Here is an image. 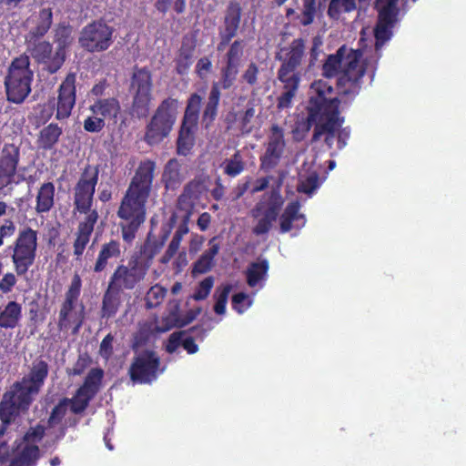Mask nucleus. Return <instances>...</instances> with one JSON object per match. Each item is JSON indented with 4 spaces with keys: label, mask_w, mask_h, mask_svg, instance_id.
Instances as JSON below:
<instances>
[{
    "label": "nucleus",
    "mask_w": 466,
    "mask_h": 466,
    "mask_svg": "<svg viewBox=\"0 0 466 466\" xmlns=\"http://www.w3.org/2000/svg\"><path fill=\"white\" fill-rule=\"evenodd\" d=\"M156 168V161L141 160L119 203L116 216L122 220L119 223L121 236L127 243L135 239L147 219V205L153 189Z\"/></svg>",
    "instance_id": "f257e3e1"
},
{
    "label": "nucleus",
    "mask_w": 466,
    "mask_h": 466,
    "mask_svg": "<svg viewBox=\"0 0 466 466\" xmlns=\"http://www.w3.org/2000/svg\"><path fill=\"white\" fill-rule=\"evenodd\" d=\"M99 179V166L87 164L80 173V177L73 188L74 212L85 214L86 217L78 223L76 238L73 243V253L80 259L86 248L99 215L92 209L96 187Z\"/></svg>",
    "instance_id": "f03ea898"
},
{
    "label": "nucleus",
    "mask_w": 466,
    "mask_h": 466,
    "mask_svg": "<svg viewBox=\"0 0 466 466\" xmlns=\"http://www.w3.org/2000/svg\"><path fill=\"white\" fill-rule=\"evenodd\" d=\"M339 104V99L334 96L333 86L328 81L319 79L312 82L303 130L309 132L313 123L322 121L323 117L340 115Z\"/></svg>",
    "instance_id": "7ed1b4c3"
},
{
    "label": "nucleus",
    "mask_w": 466,
    "mask_h": 466,
    "mask_svg": "<svg viewBox=\"0 0 466 466\" xmlns=\"http://www.w3.org/2000/svg\"><path fill=\"white\" fill-rule=\"evenodd\" d=\"M34 71L30 67V59L24 53L15 57L8 68L4 86L8 102L22 104L31 93Z\"/></svg>",
    "instance_id": "20e7f679"
},
{
    "label": "nucleus",
    "mask_w": 466,
    "mask_h": 466,
    "mask_svg": "<svg viewBox=\"0 0 466 466\" xmlns=\"http://www.w3.org/2000/svg\"><path fill=\"white\" fill-rule=\"evenodd\" d=\"M178 100L168 96L157 106L146 126L144 141L150 147L160 144L169 137L178 113Z\"/></svg>",
    "instance_id": "39448f33"
},
{
    "label": "nucleus",
    "mask_w": 466,
    "mask_h": 466,
    "mask_svg": "<svg viewBox=\"0 0 466 466\" xmlns=\"http://www.w3.org/2000/svg\"><path fill=\"white\" fill-rule=\"evenodd\" d=\"M362 56L361 49L350 48L346 62L337 80V88L340 96L354 98L359 95L362 78L367 71V63L362 60Z\"/></svg>",
    "instance_id": "423d86ee"
},
{
    "label": "nucleus",
    "mask_w": 466,
    "mask_h": 466,
    "mask_svg": "<svg viewBox=\"0 0 466 466\" xmlns=\"http://www.w3.org/2000/svg\"><path fill=\"white\" fill-rule=\"evenodd\" d=\"M150 262L141 256H131L127 262L118 264L109 277L108 284L123 293L133 290L145 280Z\"/></svg>",
    "instance_id": "0eeeda50"
},
{
    "label": "nucleus",
    "mask_w": 466,
    "mask_h": 466,
    "mask_svg": "<svg viewBox=\"0 0 466 466\" xmlns=\"http://www.w3.org/2000/svg\"><path fill=\"white\" fill-rule=\"evenodd\" d=\"M37 239V231L26 227L19 230L14 243L7 248L12 250L11 258L17 276H25L35 263Z\"/></svg>",
    "instance_id": "6e6552de"
},
{
    "label": "nucleus",
    "mask_w": 466,
    "mask_h": 466,
    "mask_svg": "<svg viewBox=\"0 0 466 466\" xmlns=\"http://www.w3.org/2000/svg\"><path fill=\"white\" fill-rule=\"evenodd\" d=\"M153 81L147 67L135 66L130 78V91L133 94L131 109L138 118L147 116L150 110Z\"/></svg>",
    "instance_id": "1a4fd4ad"
},
{
    "label": "nucleus",
    "mask_w": 466,
    "mask_h": 466,
    "mask_svg": "<svg viewBox=\"0 0 466 466\" xmlns=\"http://www.w3.org/2000/svg\"><path fill=\"white\" fill-rule=\"evenodd\" d=\"M76 74L68 73L57 89V97L49 100L48 108L42 110V118L47 121L54 113L56 120L63 121L69 118L76 100Z\"/></svg>",
    "instance_id": "9d476101"
},
{
    "label": "nucleus",
    "mask_w": 466,
    "mask_h": 466,
    "mask_svg": "<svg viewBox=\"0 0 466 466\" xmlns=\"http://www.w3.org/2000/svg\"><path fill=\"white\" fill-rule=\"evenodd\" d=\"M81 287V278L76 273L72 278L70 286L65 295V300L59 310L57 327L61 331L67 330L74 325L73 333H76L84 322V306L82 305V309L79 312L76 310Z\"/></svg>",
    "instance_id": "9b49d317"
},
{
    "label": "nucleus",
    "mask_w": 466,
    "mask_h": 466,
    "mask_svg": "<svg viewBox=\"0 0 466 466\" xmlns=\"http://www.w3.org/2000/svg\"><path fill=\"white\" fill-rule=\"evenodd\" d=\"M113 35L114 28L104 19L94 20L81 29L78 44L88 53H102L113 45Z\"/></svg>",
    "instance_id": "f8f14e48"
},
{
    "label": "nucleus",
    "mask_w": 466,
    "mask_h": 466,
    "mask_svg": "<svg viewBox=\"0 0 466 466\" xmlns=\"http://www.w3.org/2000/svg\"><path fill=\"white\" fill-rule=\"evenodd\" d=\"M160 358L153 350L136 352L128 369V375L133 383L150 384L159 374Z\"/></svg>",
    "instance_id": "ddd939ff"
},
{
    "label": "nucleus",
    "mask_w": 466,
    "mask_h": 466,
    "mask_svg": "<svg viewBox=\"0 0 466 466\" xmlns=\"http://www.w3.org/2000/svg\"><path fill=\"white\" fill-rule=\"evenodd\" d=\"M306 56V41L299 37L293 39L288 46L281 48L276 58L281 62L278 76L301 78V66Z\"/></svg>",
    "instance_id": "4468645a"
},
{
    "label": "nucleus",
    "mask_w": 466,
    "mask_h": 466,
    "mask_svg": "<svg viewBox=\"0 0 466 466\" xmlns=\"http://www.w3.org/2000/svg\"><path fill=\"white\" fill-rule=\"evenodd\" d=\"M29 58L32 57L38 65H43L44 69L49 74H56L64 65L65 58L53 45L43 38L25 39Z\"/></svg>",
    "instance_id": "2eb2a0df"
},
{
    "label": "nucleus",
    "mask_w": 466,
    "mask_h": 466,
    "mask_svg": "<svg viewBox=\"0 0 466 466\" xmlns=\"http://www.w3.org/2000/svg\"><path fill=\"white\" fill-rule=\"evenodd\" d=\"M283 200L279 195L272 194L268 202L260 200L251 209V217L257 218L258 222L252 228L256 236L268 234L277 220Z\"/></svg>",
    "instance_id": "dca6fc26"
},
{
    "label": "nucleus",
    "mask_w": 466,
    "mask_h": 466,
    "mask_svg": "<svg viewBox=\"0 0 466 466\" xmlns=\"http://www.w3.org/2000/svg\"><path fill=\"white\" fill-rule=\"evenodd\" d=\"M398 1L386 0L385 5L375 7L378 10V20L374 27L376 50H380L393 35L392 29L398 21L400 12Z\"/></svg>",
    "instance_id": "f3484780"
},
{
    "label": "nucleus",
    "mask_w": 466,
    "mask_h": 466,
    "mask_svg": "<svg viewBox=\"0 0 466 466\" xmlns=\"http://www.w3.org/2000/svg\"><path fill=\"white\" fill-rule=\"evenodd\" d=\"M48 374L49 365L42 356H39L32 361L27 374L20 380L14 382L13 385L28 398L35 399L45 385Z\"/></svg>",
    "instance_id": "a211bd4d"
},
{
    "label": "nucleus",
    "mask_w": 466,
    "mask_h": 466,
    "mask_svg": "<svg viewBox=\"0 0 466 466\" xmlns=\"http://www.w3.org/2000/svg\"><path fill=\"white\" fill-rule=\"evenodd\" d=\"M244 40L237 39L229 46L224 56V65L220 69L219 90L231 88L237 81L244 56Z\"/></svg>",
    "instance_id": "6ab92c4d"
},
{
    "label": "nucleus",
    "mask_w": 466,
    "mask_h": 466,
    "mask_svg": "<svg viewBox=\"0 0 466 466\" xmlns=\"http://www.w3.org/2000/svg\"><path fill=\"white\" fill-rule=\"evenodd\" d=\"M34 401L12 384L0 401V420L11 424L20 412L27 411Z\"/></svg>",
    "instance_id": "aec40b11"
},
{
    "label": "nucleus",
    "mask_w": 466,
    "mask_h": 466,
    "mask_svg": "<svg viewBox=\"0 0 466 466\" xmlns=\"http://www.w3.org/2000/svg\"><path fill=\"white\" fill-rule=\"evenodd\" d=\"M285 147L283 128L273 124L270 127L265 153L259 157L260 169L268 172L275 168L279 164Z\"/></svg>",
    "instance_id": "412c9836"
},
{
    "label": "nucleus",
    "mask_w": 466,
    "mask_h": 466,
    "mask_svg": "<svg viewBox=\"0 0 466 466\" xmlns=\"http://www.w3.org/2000/svg\"><path fill=\"white\" fill-rule=\"evenodd\" d=\"M20 158L19 147L5 144L0 155V185L7 187L14 182Z\"/></svg>",
    "instance_id": "4be33fe9"
},
{
    "label": "nucleus",
    "mask_w": 466,
    "mask_h": 466,
    "mask_svg": "<svg viewBox=\"0 0 466 466\" xmlns=\"http://www.w3.org/2000/svg\"><path fill=\"white\" fill-rule=\"evenodd\" d=\"M344 117L339 115L323 117L322 121L314 122V130L311 143L319 142L324 137V143L329 149H331L337 138V130L342 127Z\"/></svg>",
    "instance_id": "5701e85b"
},
{
    "label": "nucleus",
    "mask_w": 466,
    "mask_h": 466,
    "mask_svg": "<svg viewBox=\"0 0 466 466\" xmlns=\"http://www.w3.org/2000/svg\"><path fill=\"white\" fill-rule=\"evenodd\" d=\"M197 36L195 35H185L182 37L181 46L175 58L176 72L184 76L187 74L197 47Z\"/></svg>",
    "instance_id": "b1692460"
},
{
    "label": "nucleus",
    "mask_w": 466,
    "mask_h": 466,
    "mask_svg": "<svg viewBox=\"0 0 466 466\" xmlns=\"http://www.w3.org/2000/svg\"><path fill=\"white\" fill-rule=\"evenodd\" d=\"M304 214L300 213L299 201L289 202L279 218V230L281 233L289 232L292 228L300 229L306 224Z\"/></svg>",
    "instance_id": "393cba45"
},
{
    "label": "nucleus",
    "mask_w": 466,
    "mask_h": 466,
    "mask_svg": "<svg viewBox=\"0 0 466 466\" xmlns=\"http://www.w3.org/2000/svg\"><path fill=\"white\" fill-rule=\"evenodd\" d=\"M122 254L121 243L116 239H110L101 245L92 271L96 274L105 271L111 259H117Z\"/></svg>",
    "instance_id": "a878e982"
},
{
    "label": "nucleus",
    "mask_w": 466,
    "mask_h": 466,
    "mask_svg": "<svg viewBox=\"0 0 466 466\" xmlns=\"http://www.w3.org/2000/svg\"><path fill=\"white\" fill-rule=\"evenodd\" d=\"M33 26L25 35V39L43 38L53 25V11L50 7H44L27 20Z\"/></svg>",
    "instance_id": "bb28decb"
},
{
    "label": "nucleus",
    "mask_w": 466,
    "mask_h": 466,
    "mask_svg": "<svg viewBox=\"0 0 466 466\" xmlns=\"http://www.w3.org/2000/svg\"><path fill=\"white\" fill-rule=\"evenodd\" d=\"M242 7L237 1H230L225 10L222 26L218 32L235 37L241 24Z\"/></svg>",
    "instance_id": "cd10ccee"
},
{
    "label": "nucleus",
    "mask_w": 466,
    "mask_h": 466,
    "mask_svg": "<svg viewBox=\"0 0 466 466\" xmlns=\"http://www.w3.org/2000/svg\"><path fill=\"white\" fill-rule=\"evenodd\" d=\"M220 250L218 237L215 236L208 240V248L193 263L192 274H205L211 270L215 265V257Z\"/></svg>",
    "instance_id": "c85d7f7f"
},
{
    "label": "nucleus",
    "mask_w": 466,
    "mask_h": 466,
    "mask_svg": "<svg viewBox=\"0 0 466 466\" xmlns=\"http://www.w3.org/2000/svg\"><path fill=\"white\" fill-rule=\"evenodd\" d=\"M89 110L93 115L103 117L104 121L108 119L116 122L121 112V106L119 100L116 97L97 98L90 105Z\"/></svg>",
    "instance_id": "c756f323"
},
{
    "label": "nucleus",
    "mask_w": 466,
    "mask_h": 466,
    "mask_svg": "<svg viewBox=\"0 0 466 466\" xmlns=\"http://www.w3.org/2000/svg\"><path fill=\"white\" fill-rule=\"evenodd\" d=\"M123 292L112 287L107 283L103 297L100 309V317L102 319H111L116 316L122 305Z\"/></svg>",
    "instance_id": "7c9ffc66"
},
{
    "label": "nucleus",
    "mask_w": 466,
    "mask_h": 466,
    "mask_svg": "<svg viewBox=\"0 0 466 466\" xmlns=\"http://www.w3.org/2000/svg\"><path fill=\"white\" fill-rule=\"evenodd\" d=\"M15 457L13 460L21 466H36L41 457V451L38 445L26 444L15 440Z\"/></svg>",
    "instance_id": "2f4dec72"
},
{
    "label": "nucleus",
    "mask_w": 466,
    "mask_h": 466,
    "mask_svg": "<svg viewBox=\"0 0 466 466\" xmlns=\"http://www.w3.org/2000/svg\"><path fill=\"white\" fill-rule=\"evenodd\" d=\"M196 341L193 337L188 335V331H175L167 339L166 350L172 354L177 351L178 347L182 346L188 354H195L198 351Z\"/></svg>",
    "instance_id": "473e14b6"
},
{
    "label": "nucleus",
    "mask_w": 466,
    "mask_h": 466,
    "mask_svg": "<svg viewBox=\"0 0 466 466\" xmlns=\"http://www.w3.org/2000/svg\"><path fill=\"white\" fill-rule=\"evenodd\" d=\"M198 127L181 123L176 142V152L179 156L187 157L191 154L196 143V131Z\"/></svg>",
    "instance_id": "72a5a7b5"
},
{
    "label": "nucleus",
    "mask_w": 466,
    "mask_h": 466,
    "mask_svg": "<svg viewBox=\"0 0 466 466\" xmlns=\"http://www.w3.org/2000/svg\"><path fill=\"white\" fill-rule=\"evenodd\" d=\"M350 49L345 45L341 46L335 54L327 56L321 67V74L326 78H333L338 76L339 69L343 68L346 56Z\"/></svg>",
    "instance_id": "f704fd0d"
},
{
    "label": "nucleus",
    "mask_w": 466,
    "mask_h": 466,
    "mask_svg": "<svg viewBox=\"0 0 466 466\" xmlns=\"http://www.w3.org/2000/svg\"><path fill=\"white\" fill-rule=\"evenodd\" d=\"M22 319V305L11 300L3 308L0 306V328L14 329Z\"/></svg>",
    "instance_id": "c9c22d12"
},
{
    "label": "nucleus",
    "mask_w": 466,
    "mask_h": 466,
    "mask_svg": "<svg viewBox=\"0 0 466 466\" xmlns=\"http://www.w3.org/2000/svg\"><path fill=\"white\" fill-rule=\"evenodd\" d=\"M278 79L283 84V92L277 99V107L279 110L290 108L292 100L299 90L301 78L297 76H278Z\"/></svg>",
    "instance_id": "e433bc0d"
},
{
    "label": "nucleus",
    "mask_w": 466,
    "mask_h": 466,
    "mask_svg": "<svg viewBox=\"0 0 466 466\" xmlns=\"http://www.w3.org/2000/svg\"><path fill=\"white\" fill-rule=\"evenodd\" d=\"M220 97L218 84L213 83L202 113V123L207 128L213 124L218 116Z\"/></svg>",
    "instance_id": "4c0bfd02"
},
{
    "label": "nucleus",
    "mask_w": 466,
    "mask_h": 466,
    "mask_svg": "<svg viewBox=\"0 0 466 466\" xmlns=\"http://www.w3.org/2000/svg\"><path fill=\"white\" fill-rule=\"evenodd\" d=\"M184 180L181 173V164L176 157L170 158L165 165L162 181L167 189L177 188Z\"/></svg>",
    "instance_id": "58836bf2"
},
{
    "label": "nucleus",
    "mask_w": 466,
    "mask_h": 466,
    "mask_svg": "<svg viewBox=\"0 0 466 466\" xmlns=\"http://www.w3.org/2000/svg\"><path fill=\"white\" fill-rule=\"evenodd\" d=\"M62 134V127L56 123H50L44 127L40 130L36 140L38 147L44 150H51L57 144Z\"/></svg>",
    "instance_id": "ea45409f"
},
{
    "label": "nucleus",
    "mask_w": 466,
    "mask_h": 466,
    "mask_svg": "<svg viewBox=\"0 0 466 466\" xmlns=\"http://www.w3.org/2000/svg\"><path fill=\"white\" fill-rule=\"evenodd\" d=\"M55 186L52 182L44 183L36 195L35 211L38 214L47 213L54 207Z\"/></svg>",
    "instance_id": "a19ab883"
},
{
    "label": "nucleus",
    "mask_w": 466,
    "mask_h": 466,
    "mask_svg": "<svg viewBox=\"0 0 466 466\" xmlns=\"http://www.w3.org/2000/svg\"><path fill=\"white\" fill-rule=\"evenodd\" d=\"M72 33V26L66 23L57 24L54 31V42L56 44V48L63 55L65 59L66 58V49L73 43Z\"/></svg>",
    "instance_id": "79ce46f5"
},
{
    "label": "nucleus",
    "mask_w": 466,
    "mask_h": 466,
    "mask_svg": "<svg viewBox=\"0 0 466 466\" xmlns=\"http://www.w3.org/2000/svg\"><path fill=\"white\" fill-rule=\"evenodd\" d=\"M201 105L202 96L198 93L191 94L187 100V106L181 123L198 127Z\"/></svg>",
    "instance_id": "37998d69"
},
{
    "label": "nucleus",
    "mask_w": 466,
    "mask_h": 466,
    "mask_svg": "<svg viewBox=\"0 0 466 466\" xmlns=\"http://www.w3.org/2000/svg\"><path fill=\"white\" fill-rule=\"evenodd\" d=\"M103 377L104 370L102 369H91L86 376L83 384L78 388L79 393L86 392L95 398L100 390Z\"/></svg>",
    "instance_id": "c03bdc74"
},
{
    "label": "nucleus",
    "mask_w": 466,
    "mask_h": 466,
    "mask_svg": "<svg viewBox=\"0 0 466 466\" xmlns=\"http://www.w3.org/2000/svg\"><path fill=\"white\" fill-rule=\"evenodd\" d=\"M200 182L197 180L189 181L183 188L182 193L177 198V208L182 210H189L193 208L194 199L198 198L199 192Z\"/></svg>",
    "instance_id": "a18cd8bd"
},
{
    "label": "nucleus",
    "mask_w": 466,
    "mask_h": 466,
    "mask_svg": "<svg viewBox=\"0 0 466 466\" xmlns=\"http://www.w3.org/2000/svg\"><path fill=\"white\" fill-rule=\"evenodd\" d=\"M268 261L261 259L257 262H252L247 269V283L249 287H256L259 281L263 280L268 271Z\"/></svg>",
    "instance_id": "49530a36"
},
{
    "label": "nucleus",
    "mask_w": 466,
    "mask_h": 466,
    "mask_svg": "<svg viewBox=\"0 0 466 466\" xmlns=\"http://www.w3.org/2000/svg\"><path fill=\"white\" fill-rule=\"evenodd\" d=\"M223 172L225 175L236 177L240 175L246 167L243 157L239 150H237L230 158L224 160L222 164Z\"/></svg>",
    "instance_id": "de8ad7c7"
},
{
    "label": "nucleus",
    "mask_w": 466,
    "mask_h": 466,
    "mask_svg": "<svg viewBox=\"0 0 466 466\" xmlns=\"http://www.w3.org/2000/svg\"><path fill=\"white\" fill-rule=\"evenodd\" d=\"M356 9V0H330L328 15L338 20L342 13H350Z\"/></svg>",
    "instance_id": "09e8293b"
},
{
    "label": "nucleus",
    "mask_w": 466,
    "mask_h": 466,
    "mask_svg": "<svg viewBox=\"0 0 466 466\" xmlns=\"http://www.w3.org/2000/svg\"><path fill=\"white\" fill-rule=\"evenodd\" d=\"M93 399L94 397L86 392L79 393V389H77L72 398H66V403L72 413L81 414L87 409Z\"/></svg>",
    "instance_id": "8fccbe9b"
},
{
    "label": "nucleus",
    "mask_w": 466,
    "mask_h": 466,
    "mask_svg": "<svg viewBox=\"0 0 466 466\" xmlns=\"http://www.w3.org/2000/svg\"><path fill=\"white\" fill-rule=\"evenodd\" d=\"M167 289L159 284L152 286L147 291L145 300L147 309H154L159 306L166 297Z\"/></svg>",
    "instance_id": "3c124183"
},
{
    "label": "nucleus",
    "mask_w": 466,
    "mask_h": 466,
    "mask_svg": "<svg viewBox=\"0 0 466 466\" xmlns=\"http://www.w3.org/2000/svg\"><path fill=\"white\" fill-rule=\"evenodd\" d=\"M231 289L232 286L230 284H226L217 288L214 295L216 299L214 311L217 314L222 315L226 312V306Z\"/></svg>",
    "instance_id": "603ef678"
},
{
    "label": "nucleus",
    "mask_w": 466,
    "mask_h": 466,
    "mask_svg": "<svg viewBox=\"0 0 466 466\" xmlns=\"http://www.w3.org/2000/svg\"><path fill=\"white\" fill-rule=\"evenodd\" d=\"M317 0H302V10L299 16V23L303 26H308L314 22L317 13Z\"/></svg>",
    "instance_id": "864d4df0"
},
{
    "label": "nucleus",
    "mask_w": 466,
    "mask_h": 466,
    "mask_svg": "<svg viewBox=\"0 0 466 466\" xmlns=\"http://www.w3.org/2000/svg\"><path fill=\"white\" fill-rule=\"evenodd\" d=\"M45 434L46 428L41 424H36L34 427H30L19 441L26 444L38 445L44 439Z\"/></svg>",
    "instance_id": "5fc2aeb1"
},
{
    "label": "nucleus",
    "mask_w": 466,
    "mask_h": 466,
    "mask_svg": "<svg viewBox=\"0 0 466 466\" xmlns=\"http://www.w3.org/2000/svg\"><path fill=\"white\" fill-rule=\"evenodd\" d=\"M66 397L61 399L58 403L52 409L48 418V424L50 426L56 425L62 421L66 414L68 405L66 403Z\"/></svg>",
    "instance_id": "6e6d98bb"
},
{
    "label": "nucleus",
    "mask_w": 466,
    "mask_h": 466,
    "mask_svg": "<svg viewBox=\"0 0 466 466\" xmlns=\"http://www.w3.org/2000/svg\"><path fill=\"white\" fill-rule=\"evenodd\" d=\"M213 285L214 278L211 276L207 277L206 279L199 282L192 298L197 301L206 299L210 294Z\"/></svg>",
    "instance_id": "4d7b16f0"
},
{
    "label": "nucleus",
    "mask_w": 466,
    "mask_h": 466,
    "mask_svg": "<svg viewBox=\"0 0 466 466\" xmlns=\"http://www.w3.org/2000/svg\"><path fill=\"white\" fill-rule=\"evenodd\" d=\"M319 176L317 173H312L304 179L300 180L297 187V190L299 192L310 195L319 187Z\"/></svg>",
    "instance_id": "13d9d810"
},
{
    "label": "nucleus",
    "mask_w": 466,
    "mask_h": 466,
    "mask_svg": "<svg viewBox=\"0 0 466 466\" xmlns=\"http://www.w3.org/2000/svg\"><path fill=\"white\" fill-rule=\"evenodd\" d=\"M106 122L98 116H87L83 123L84 129L89 133H98L103 130Z\"/></svg>",
    "instance_id": "bf43d9fd"
},
{
    "label": "nucleus",
    "mask_w": 466,
    "mask_h": 466,
    "mask_svg": "<svg viewBox=\"0 0 466 466\" xmlns=\"http://www.w3.org/2000/svg\"><path fill=\"white\" fill-rule=\"evenodd\" d=\"M199 312H200V309H198L196 314L189 312V313H187L186 318L182 320L177 319H175L174 316L170 315L164 319V320L167 321V324H166V327L162 330L166 331V330L170 329L173 327H177V328L185 327L186 325L189 324L196 318V315L198 314Z\"/></svg>",
    "instance_id": "052dcab7"
},
{
    "label": "nucleus",
    "mask_w": 466,
    "mask_h": 466,
    "mask_svg": "<svg viewBox=\"0 0 466 466\" xmlns=\"http://www.w3.org/2000/svg\"><path fill=\"white\" fill-rule=\"evenodd\" d=\"M212 66L211 59L208 56L200 57L196 64V74L200 79H205L211 73Z\"/></svg>",
    "instance_id": "680f3d73"
},
{
    "label": "nucleus",
    "mask_w": 466,
    "mask_h": 466,
    "mask_svg": "<svg viewBox=\"0 0 466 466\" xmlns=\"http://www.w3.org/2000/svg\"><path fill=\"white\" fill-rule=\"evenodd\" d=\"M259 70L256 63L251 62L241 76L242 81L253 86L258 83Z\"/></svg>",
    "instance_id": "e2e57ef3"
},
{
    "label": "nucleus",
    "mask_w": 466,
    "mask_h": 466,
    "mask_svg": "<svg viewBox=\"0 0 466 466\" xmlns=\"http://www.w3.org/2000/svg\"><path fill=\"white\" fill-rule=\"evenodd\" d=\"M113 341L114 336L111 333H108L100 343L99 354L106 360H108L113 355Z\"/></svg>",
    "instance_id": "0e129e2a"
},
{
    "label": "nucleus",
    "mask_w": 466,
    "mask_h": 466,
    "mask_svg": "<svg viewBox=\"0 0 466 466\" xmlns=\"http://www.w3.org/2000/svg\"><path fill=\"white\" fill-rule=\"evenodd\" d=\"M16 227L11 218L4 219L0 224V247L4 244V239L11 238L15 235Z\"/></svg>",
    "instance_id": "69168bd1"
},
{
    "label": "nucleus",
    "mask_w": 466,
    "mask_h": 466,
    "mask_svg": "<svg viewBox=\"0 0 466 466\" xmlns=\"http://www.w3.org/2000/svg\"><path fill=\"white\" fill-rule=\"evenodd\" d=\"M208 330L209 329L205 328L203 324H198L183 331H188V335L193 337L196 340L203 341Z\"/></svg>",
    "instance_id": "338daca9"
},
{
    "label": "nucleus",
    "mask_w": 466,
    "mask_h": 466,
    "mask_svg": "<svg viewBox=\"0 0 466 466\" xmlns=\"http://www.w3.org/2000/svg\"><path fill=\"white\" fill-rule=\"evenodd\" d=\"M16 284V278L13 273H6L0 280V290L3 293H8Z\"/></svg>",
    "instance_id": "774afa93"
}]
</instances>
